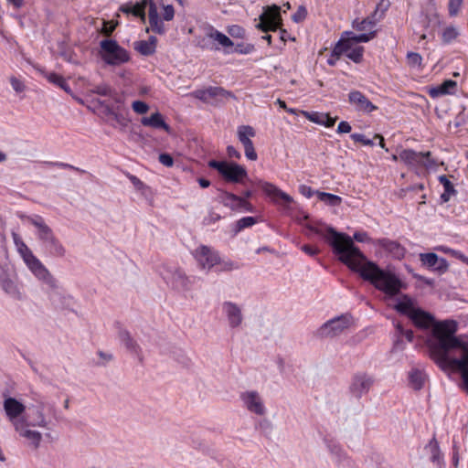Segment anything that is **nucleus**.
<instances>
[{"instance_id":"13d9d810","label":"nucleus","mask_w":468,"mask_h":468,"mask_svg":"<svg viewBox=\"0 0 468 468\" xmlns=\"http://www.w3.org/2000/svg\"><path fill=\"white\" fill-rule=\"evenodd\" d=\"M245 156L251 161H255L258 158L257 153L254 149V145L250 144V146L244 147Z\"/></svg>"},{"instance_id":"a878e982","label":"nucleus","mask_w":468,"mask_h":468,"mask_svg":"<svg viewBox=\"0 0 468 468\" xmlns=\"http://www.w3.org/2000/svg\"><path fill=\"white\" fill-rule=\"evenodd\" d=\"M303 115L310 122L327 128L333 127L336 122V117H331L328 113L324 112H303Z\"/></svg>"},{"instance_id":"3c124183","label":"nucleus","mask_w":468,"mask_h":468,"mask_svg":"<svg viewBox=\"0 0 468 468\" xmlns=\"http://www.w3.org/2000/svg\"><path fill=\"white\" fill-rule=\"evenodd\" d=\"M351 138L355 142L361 143L362 144L367 145V146L374 145L373 141L370 140V139L366 138V136L364 134H362V133H352L351 134Z\"/></svg>"},{"instance_id":"864d4df0","label":"nucleus","mask_w":468,"mask_h":468,"mask_svg":"<svg viewBox=\"0 0 468 468\" xmlns=\"http://www.w3.org/2000/svg\"><path fill=\"white\" fill-rule=\"evenodd\" d=\"M307 16V10L304 6H299L298 10L292 16V20L296 23L302 22Z\"/></svg>"},{"instance_id":"dca6fc26","label":"nucleus","mask_w":468,"mask_h":468,"mask_svg":"<svg viewBox=\"0 0 468 468\" xmlns=\"http://www.w3.org/2000/svg\"><path fill=\"white\" fill-rule=\"evenodd\" d=\"M0 287L15 300H22L24 298L22 286L18 282L17 275L13 271L4 268L0 269Z\"/></svg>"},{"instance_id":"473e14b6","label":"nucleus","mask_w":468,"mask_h":468,"mask_svg":"<svg viewBox=\"0 0 468 468\" xmlns=\"http://www.w3.org/2000/svg\"><path fill=\"white\" fill-rule=\"evenodd\" d=\"M149 7V0H142L140 3L134 5H126L122 7V11L127 14H133L135 16L141 17L143 20L145 18V8Z\"/></svg>"},{"instance_id":"e433bc0d","label":"nucleus","mask_w":468,"mask_h":468,"mask_svg":"<svg viewBox=\"0 0 468 468\" xmlns=\"http://www.w3.org/2000/svg\"><path fill=\"white\" fill-rule=\"evenodd\" d=\"M217 269L218 271H231L235 270H239L240 265L238 261H234L229 259H221L218 256V262L217 263Z\"/></svg>"},{"instance_id":"1a4fd4ad","label":"nucleus","mask_w":468,"mask_h":468,"mask_svg":"<svg viewBox=\"0 0 468 468\" xmlns=\"http://www.w3.org/2000/svg\"><path fill=\"white\" fill-rule=\"evenodd\" d=\"M99 54L101 59L111 66H119L130 59L127 50L112 39H103L100 42Z\"/></svg>"},{"instance_id":"e2e57ef3","label":"nucleus","mask_w":468,"mask_h":468,"mask_svg":"<svg viewBox=\"0 0 468 468\" xmlns=\"http://www.w3.org/2000/svg\"><path fill=\"white\" fill-rule=\"evenodd\" d=\"M228 155L231 158L240 159V153L232 145L227 147Z\"/></svg>"},{"instance_id":"393cba45","label":"nucleus","mask_w":468,"mask_h":468,"mask_svg":"<svg viewBox=\"0 0 468 468\" xmlns=\"http://www.w3.org/2000/svg\"><path fill=\"white\" fill-rule=\"evenodd\" d=\"M420 260L424 266L434 271H445L448 268L447 261L432 252L420 254Z\"/></svg>"},{"instance_id":"a19ab883","label":"nucleus","mask_w":468,"mask_h":468,"mask_svg":"<svg viewBox=\"0 0 468 468\" xmlns=\"http://www.w3.org/2000/svg\"><path fill=\"white\" fill-rule=\"evenodd\" d=\"M463 0H449L448 2V12L452 17L456 16L462 10Z\"/></svg>"},{"instance_id":"2f4dec72","label":"nucleus","mask_w":468,"mask_h":468,"mask_svg":"<svg viewBox=\"0 0 468 468\" xmlns=\"http://www.w3.org/2000/svg\"><path fill=\"white\" fill-rule=\"evenodd\" d=\"M237 135L243 147L253 144L251 138L256 135L255 130L250 125H240L238 127Z\"/></svg>"},{"instance_id":"f3484780","label":"nucleus","mask_w":468,"mask_h":468,"mask_svg":"<svg viewBox=\"0 0 468 468\" xmlns=\"http://www.w3.org/2000/svg\"><path fill=\"white\" fill-rule=\"evenodd\" d=\"M239 399L242 407L250 413L257 416H264L267 413V407L262 396L257 390H246L240 393Z\"/></svg>"},{"instance_id":"2eb2a0df","label":"nucleus","mask_w":468,"mask_h":468,"mask_svg":"<svg viewBox=\"0 0 468 468\" xmlns=\"http://www.w3.org/2000/svg\"><path fill=\"white\" fill-rule=\"evenodd\" d=\"M190 96L195 97L206 103L219 104L228 101L234 98V95L220 87H207L206 89L196 90L190 93Z\"/></svg>"},{"instance_id":"c9c22d12","label":"nucleus","mask_w":468,"mask_h":468,"mask_svg":"<svg viewBox=\"0 0 468 468\" xmlns=\"http://www.w3.org/2000/svg\"><path fill=\"white\" fill-rule=\"evenodd\" d=\"M439 181L443 186V193L441 195V199L443 202H448L451 197L455 194V190L452 182L445 176H439Z\"/></svg>"},{"instance_id":"79ce46f5","label":"nucleus","mask_w":468,"mask_h":468,"mask_svg":"<svg viewBox=\"0 0 468 468\" xmlns=\"http://www.w3.org/2000/svg\"><path fill=\"white\" fill-rule=\"evenodd\" d=\"M407 62L411 68L420 69L422 58L419 53L409 52L407 54Z\"/></svg>"},{"instance_id":"f704fd0d","label":"nucleus","mask_w":468,"mask_h":468,"mask_svg":"<svg viewBox=\"0 0 468 468\" xmlns=\"http://www.w3.org/2000/svg\"><path fill=\"white\" fill-rule=\"evenodd\" d=\"M375 26L376 21L372 18H365L363 20H355L353 22V27L358 31H365L364 33H372L373 37H375Z\"/></svg>"},{"instance_id":"9d476101","label":"nucleus","mask_w":468,"mask_h":468,"mask_svg":"<svg viewBox=\"0 0 468 468\" xmlns=\"http://www.w3.org/2000/svg\"><path fill=\"white\" fill-rule=\"evenodd\" d=\"M351 324L352 317L347 314H341L324 323L316 330V335L322 338H333L343 334Z\"/></svg>"},{"instance_id":"8fccbe9b","label":"nucleus","mask_w":468,"mask_h":468,"mask_svg":"<svg viewBox=\"0 0 468 468\" xmlns=\"http://www.w3.org/2000/svg\"><path fill=\"white\" fill-rule=\"evenodd\" d=\"M228 32L231 37L236 38H243L245 37V30L237 25L229 27Z\"/></svg>"},{"instance_id":"09e8293b","label":"nucleus","mask_w":468,"mask_h":468,"mask_svg":"<svg viewBox=\"0 0 468 468\" xmlns=\"http://www.w3.org/2000/svg\"><path fill=\"white\" fill-rule=\"evenodd\" d=\"M256 223V218L253 217H244L237 222L239 230L253 226Z\"/></svg>"},{"instance_id":"6e6552de","label":"nucleus","mask_w":468,"mask_h":468,"mask_svg":"<svg viewBox=\"0 0 468 468\" xmlns=\"http://www.w3.org/2000/svg\"><path fill=\"white\" fill-rule=\"evenodd\" d=\"M399 160L418 174L423 170L435 169L437 166V163L431 158L430 152L422 153L404 149L399 153Z\"/></svg>"},{"instance_id":"c756f323","label":"nucleus","mask_w":468,"mask_h":468,"mask_svg":"<svg viewBox=\"0 0 468 468\" xmlns=\"http://www.w3.org/2000/svg\"><path fill=\"white\" fill-rule=\"evenodd\" d=\"M222 198L224 206L229 207L233 210H250V204L245 199L234 194L225 193Z\"/></svg>"},{"instance_id":"680f3d73","label":"nucleus","mask_w":468,"mask_h":468,"mask_svg":"<svg viewBox=\"0 0 468 468\" xmlns=\"http://www.w3.org/2000/svg\"><path fill=\"white\" fill-rule=\"evenodd\" d=\"M301 250L309 256H315L319 253V249L310 245H303Z\"/></svg>"},{"instance_id":"f257e3e1","label":"nucleus","mask_w":468,"mask_h":468,"mask_svg":"<svg viewBox=\"0 0 468 468\" xmlns=\"http://www.w3.org/2000/svg\"><path fill=\"white\" fill-rule=\"evenodd\" d=\"M394 308L407 316L417 328L431 329L441 349L440 366L443 369L460 372L463 388L468 392V346L454 336L456 322H436L431 313L422 309L415 299L406 294L397 300Z\"/></svg>"},{"instance_id":"a211bd4d","label":"nucleus","mask_w":468,"mask_h":468,"mask_svg":"<svg viewBox=\"0 0 468 468\" xmlns=\"http://www.w3.org/2000/svg\"><path fill=\"white\" fill-rule=\"evenodd\" d=\"M259 19L260 22L256 26L257 28L263 32L277 30L282 23L281 16V7L276 5L267 6L264 8Z\"/></svg>"},{"instance_id":"7ed1b4c3","label":"nucleus","mask_w":468,"mask_h":468,"mask_svg":"<svg viewBox=\"0 0 468 468\" xmlns=\"http://www.w3.org/2000/svg\"><path fill=\"white\" fill-rule=\"evenodd\" d=\"M12 238L16 251L22 258L25 265L32 275L46 288L48 297L57 308H69L73 303V298L60 286L58 280L51 274L48 268L37 258L22 238L13 232Z\"/></svg>"},{"instance_id":"ea45409f","label":"nucleus","mask_w":468,"mask_h":468,"mask_svg":"<svg viewBox=\"0 0 468 468\" xmlns=\"http://www.w3.org/2000/svg\"><path fill=\"white\" fill-rule=\"evenodd\" d=\"M121 337H122V341L123 343V345L126 346V348H128L131 352L134 353V354H138L139 353V346L137 345V343L132 338V336L130 335L129 333H122L121 335Z\"/></svg>"},{"instance_id":"6ab92c4d","label":"nucleus","mask_w":468,"mask_h":468,"mask_svg":"<svg viewBox=\"0 0 468 468\" xmlns=\"http://www.w3.org/2000/svg\"><path fill=\"white\" fill-rule=\"evenodd\" d=\"M348 102L356 112L362 114H369L378 109L365 94L356 90L348 93Z\"/></svg>"},{"instance_id":"ddd939ff","label":"nucleus","mask_w":468,"mask_h":468,"mask_svg":"<svg viewBox=\"0 0 468 468\" xmlns=\"http://www.w3.org/2000/svg\"><path fill=\"white\" fill-rule=\"evenodd\" d=\"M202 48L218 50L220 48H229L234 46L231 39L213 27L205 29L203 37L198 41Z\"/></svg>"},{"instance_id":"20e7f679","label":"nucleus","mask_w":468,"mask_h":468,"mask_svg":"<svg viewBox=\"0 0 468 468\" xmlns=\"http://www.w3.org/2000/svg\"><path fill=\"white\" fill-rule=\"evenodd\" d=\"M3 408L7 420L13 425L18 437L27 445L37 448L42 440V435L39 431L27 427L25 415L27 407L16 398L7 397L4 399Z\"/></svg>"},{"instance_id":"39448f33","label":"nucleus","mask_w":468,"mask_h":468,"mask_svg":"<svg viewBox=\"0 0 468 468\" xmlns=\"http://www.w3.org/2000/svg\"><path fill=\"white\" fill-rule=\"evenodd\" d=\"M18 217L32 224L37 229V236L41 241L42 249L46 254L51 257L61 258L65 255L66 250L61 242L54 235L52 229L45 223L38 215L26 216L18 214Z\"/></svg>"},{"instance_id":"49530a36","label":"nucleus","mask_w":468,"mask_h":468,"mask_svg":"<svg viewBox=\"0 0 468 468\" xmlns=\"http://www.w3.org/2000/svg\"><path fill=\"white\" fill-rule=\"evenodd\" d=\"M254 50V46L250 43L237 44L234 52L239 54H250Z\"/></svg>"},{"instance_id":"338daca9","label":"nucleus","mask_w":468,"mask_h":468,"mask_svg":"<svg viewBox=\"0 0 468 468\" xmlns=\"http://www.w3.org/2000/svg\"><path fill=\"white\" fill-rule=\"evenodd\" d=\"M113 30H114V26L110 25L107 22H103V27L101 28V31H102L103 34L108 36V35L112 34V32Z\"/></svg>"},{"instance_id":"a18cd8bd","label":"nucleus","mask_w":468,"mask_h":468,"mask_svg":"<svg viewBox=\"0 0 468 468\" xmlns=\"http://www.w3.org/2000/svg\"><path fill=\"white\" fill-rule=\"evenodd\" d=\"M132 109L137 114H144L149 111V105L142 101H134L132 103Z\"/></svg>"},{"instance_id":"5fc2aeb1","label":"nucleus","mask_w":468,"mask_h":468,"mask_svg":"<svg viewBox=\"0 0 468 468\" xmlns=\"http://www.w3.org/2000/svg\"><path fill=\"white\" fill-rule=\"evenodd\" d=\"M10 84L14 90L17 93L22 92L25 90L24 83L17 78L12 77L10 79Z\"/></svg>"},{"instance_id":"72a5a7b5","label":"nucleus","mask_w":468,"mask_h":468,"mask_svg":"<svg viewBox=\"0 0 468 468\" xmlns=\"http://www.w3.org/2000/svg\"><path fill=\"white\" fill-rule=\"evenodd\" d=\"M408 378L410 387L415 390H419L424 385L426 375L420 368H411L409 372Z\"/></svg>"},{"instance_id":"423d86ee","label":"nucleus","mask_w":468,"mask_h":468,"mask_svg":"<svg viewBox=\"0 0 468 468\" xmlns=\"http://www.w3.org/2000/svg\"><path fill=\"white\" fill-rule=\"evenodd\" d=\"M347 37H342L333 49V56L339 58L342 55L346 56L348 58L356 63L361 61L364 52V48L359 46V43L368 42L373 38L372 33H361L355 35L351 32H346Z\"/></svg>"},{"instance_id":"5701e85b","label":"nucleus","mask_w":468,"mask_h":468,"mask_svg":"<svg viewBox=\"0 0 468 468\" xmlns=\"http://www.w3.org/2000/svg\"><path fill=\"white\" fill-rule=\"evenodd\" d=\"M258 186L275 203L282 201L284 204H290L293 200L290 195L283 192L271 183L261 180L258 182Z\"/></svg>"},{"instance_id":"bb28decb","label":"nucleus","mask_w":468,"mask_h":468,"mask_svg":"<svg viewBox=\"0 0 468 468\" xmlns=\"http://www.w3.org/2000/svg\"><path fill=\"white\" fill-rule=\"evenodd\" d=\"M324 444L334 462L341 463L346 461L347 454L337 441L325 439Z\"/></svg>"},{"instance_id":"c03bdc74","label":"nucleus","mask_w":468,"mask_h":468,"mask_svg":"<svg viewBox=\"0 0 468 468\" xmlns=\"http://www.w3.org/2000/svg\"><path fill=\"white\" fill-rule=\"evenodd\" d=\"M92 93H96L101 96L113 97L114 93L111 87L105 83L97 85L92 90Z\"/></svg>"},{"instance_id":"aec40b11","label":"nucleus","mask_w":468,"mask_h":468,"mask_svg":"<svg viewBox=\"0 0 468 468\" xmlns=\"http://www.w3.org/2000/svg\"><path fill=\"white\" fill-rule=\"evenodd\" d=\"M199 267L203 270L209 271L217 266L218 262V253L207 246H199L194 252Z\"/></svg>"},{"instance_id":"0eeeda50","label":"nucleus","mask_w":468,"mask_h":468,"mask_svg":"<svg viewBox=\"0 0 468 468\" xmlns=\"http://www.w3.org/2000/svg\"><path fill=\"white\" fill-rule=\"evenodd\" d=\"M175 8L172 5H158L154 0H149L148 22L146 31H152L158 35H165L169 30L168 23L175 17Z\"/></svg>"},{"instance_id":"b1692460","label":"nucleus","mask_w":468,"mask_h":468,"mask_svg":"<svg viewBox=\"0 0 468 468\" xmlns=\"http://www.w3.org/2000/svg\"><path fill=\"white\" fill-rule=\"evenodd\" d=\"M101 104L104 106L107 122L112 127L124 129L128 126L130 120L124 112L114 110V107H110V104H104V102H101Z\"/></svg>"},{"instance_id":"4c0bfd02","label":"nucleus","mask_w":468,"mask_h":468,"mask_svg":"<svg viewBox=\"0 0 468 468\" xmlns=\"http://www.w3.org/2000/svg\"><path fill=\"white\" fill-rule=\"evenodd\" d=\"M316 196L320 201L328 206L335 207L341 203V197L331 193L316 191Z\"/></svg>"},{"instance_id":"de8ad7c7","label":"nucleus","mask_w":468,"mask_h":468,"mask_svg":"<svg viewBox=\"0 0 468 468\" xmlns=\"http://www.w3.org/2000/svg\"><path fill=\"white\" fill-rule=\"evenodd\" d=\"M45 77L50 83H53L58 87H60L62 82L65 80V79L61 75L57 74L55 72H47L45 74Z\"/></svg>"},{"instance_id":"37998d69","label":"nucleus","mask_w":468,"mask_h":468,"mask_svg":"<svg viewBox=\"0 0 468 468\" xmlns=\"http://www.w3.org/2000/svg\"><path fill=\"white\" fill-rule=\"evenodd\" d=\"M427 449L431 452V460L433 463L440 461V451L437 441L433 439L427 445Z\"/></svg>"},{"instance_id":"774afa93","label":"nucleus","mask_w":468,"mask_h":468,"mask_svg":"<svg viewBox=\"0 0 468 468\" xmlns=\"http://www.w3.org/2000/svg\"><path fill=\"white\" fill-rule=\"evenodd\" d=\"M130 180L133 184V186L139 189H141L144 186V183L135 176H131Z\"/></svg>"},{"instance_id":"603ef678","label":"nucleus","mask_w":468,"mask_h":468,"mask_svg":"<svg viewBox=\"0 0 468 468\" xmlns=\"http://www.w3.org/2000/svg\"><path fill=\"white\" fill-rule=\"evenodd\" d=\"M395 326L399 336H404L409 342L413 340V332L411 330H405L400 324H396Z\"/></svg>"},{"instance_id":"9b49d317","label":"nucleus","mask_w":468,"mask_h":468,"mask_svg":"<svg viewBox=\"0 0 468 468\" xmlns=\"http://www.w3.org/2000/svg\"><path fill=\"white\" fill-rule=\"evenodd\" d=\"M165 282L178 292H187L192 288L193 279L176 267H164L160 272Z\"/></svg>"},{"instance_id":"cd10ccee","label":"nucleus","mask_w":468,"mask_h":468,"mask_svg":"<svg viewBox=\"0 0 468 468\" xmlns=\"http://www.w3.org/2000/svg\"><path fill=\"white\" fill-rule=\"evenodd\" d=\"M456 88V81L447 80L443 81L441 85L430 89L429 94L432 98H438L443 95H451L455 93Z\"/></svg>"},{"instance_id":"f8f14e48","label":"nucleus","mask_w":468,"mask_h":468,"mask_svg":"<svg viewBox=\"0 0 468 468\" xmlns=\"http://www.w3.org/2000/svg\"><path fill=\"white\" fill-rule=\"evenodd\" d=\"M208 166L218 170L225 180L232 183H239L248 176L245 167L236 163L211 160Z\"/></svg>"},{"instance_id":"412c9836","label":"nucleus","mask_w":468,"mask_h":468,"mask_svg":"<svg viewBox=\"0 0 468 468\" xmlns=\"http://www.w3.org/2000/svg\"><path fill=\"white\" fill-rule=\"evenodd\" d=\"M373 382L374 379L371 376L366 373H357L352 378L349 390L354 397L359 399L369 391Z\"/></svg>"},{"instance_id":"69168bd1","label":"nucleus","mask_w":468,"mask_h":468,"mask_svg":"<svg viewBox=\"0 0 468 468\" xmlns=\"http://www.w3.org/2000/svg\"><path fill=\"white\" fill-rule=\"evenodd\" d=\"M388 6H389L388 0H381L377 6L376 14L378 13V10H381V14L379 16V17H381L383 16L384 12L388 8Z\"/></svg>"},{"instance_id":"052dcab7","label":"nucleus","mask_w":468,"mask_h":468,"mask_svg":"<svg viewBox=\"0 0 468 468\" xmlns=\"http://www.w3.org/2000/svg\"><path fill=\"white\" fill-rule=\"evenodd\" d=\"M351 129L352 128H351V125L349 124V122H347L346 121H342L339 122L336 132L338 133H348L351 132Z\"/></svg>"},{"instance_id":"58836bf2","label":"nucleus","mask_w":468,"mask_h":468,"mask_svg":"<svg viewBox=\"0 0 468 468\" xmlns=\"http://www.w3.org/2000/svg\"><path fill=\"white\" fill-rule=\"evenodd\" d=\"M459 36V30L456 27L449 26L441 33V38L444 43H451Z\"/></svg>"},{"instance_id":"bf43d9fd","label":"nucleus","mask_w":468,"mask_h":468,"mask_svg":"<svg viewBox=\"0 0 468 468\" xmlns=\"http://www.w3.org/2000/svg\"><path fill=\"white\" fill-rule=\"evenodd\" d=\"M300 193L307 198L312 197L314 194L316 195V191H314L310 186L306 185H302L299 187Z\"/></svg>"},{"instance_id":"f03ea898","label":"nucleus","mask_w":468,"mask_h":468,"mask_svg":"<svg viewBox=\"0 0 468 468\" xmlns=\"http://www.w3.org/2000/svg\"><path fill=\"white\" fill-rule=\"evenodd\" d=\"M311 229L329 243L341 262L351 271L359 273L364 280L370 282L386 296L394 297L405 287L399 276L393 270L380 269L376 263L367 261L348 235L337 232L323 223L312 227Z\"/></svg>"},{"instance_id":"0e129e2a","label":"nucleus","mask_w":468,"mask_h":468,"mask_svg":"<svg viewBox=\"0 0 468 468\" xmlns=\"http://www.w3.org/2000/svg\"><path fill=\"white\" fill-rule=\"evenodd\" d=\"M354 239L358 242H367L369 241V237L367 232H356L354 234Z\"/></svg>"},{"instance_id":"4be33fe9","label":"nucleus","mask_w":468,"mask_h":468,"mask_svg":"<svg viewBox=\"0 0 468 468\" xmlns=\"http://www.w3.org/2000/svg\"><path fill=\"white\" fill-rule=\"evenodd\" d=\"M222 312L228 321L230 328H239L243 322V314L239 305L233 302H224L222 303Z\"/></svg>"},{"instance_id":"c85d7f7f","label":"nucleus","mask_w":468,"mask_h":468,"mask_svg":"<svg viewBox=\"0 0 468 468\" xmlns=\"http://www.w3.org/2000/svg\"><path fill=\"white\" fill-rule=\"evenodd\" d=\"M141 123L146 127H151V128H154V129H163L164 131H165L167 133L170 132L169 125L166 124L162 114L158 112L151 114V116L143 117L141 119Z\"/></svg>"},{"instance_id":"7c9ffc66","label":"nucleus","mask_w":468,"mask_h":468,"mask_svg":"<svg viewBox=\"0 0 468 468\" xmlns=\"http://www.w3.org/2000/svg\"><path fill=\"white\" fill-rule=\"evenodd\" d=\"M157 38L151 36L148 40H139L133 43V48L143 56H150L155 52Z\"/></svg>"},{"instance_id":"6e6d98bb","label":"nucleus","mask_w":468,"mask_h":468,"mask_svg":"<svg viewBox=\"0 0 468 468\" xmlns=\"http://www.w3.org/2000/svg\"><path fill=\"white\" fill-rule=\"evenodd\" d=\"M112 98L113 99L114 103L111 104L110 107H114V110L124 112L125 108L122 99L115 94Z\"/></svg>"},{"instance_id":"4468645a","label":"nucleus","mask_w":468,"mask_h":468,"mask_svg":"<svg viewBox=\"0 0 468 468\" xmlns=\"http://www.w3.org/2000/svg\"><path fill=\"white\" fill-rule=\"evenodd\" d=\"M49 410H51V406L44 401H38L36 404L28 406L25 415L27 427H28V429L34 427L48 428V420L46 416V411Z\"/></svg>"},{"instance_id":"4d7b16f0","label":"nucleus","mask_w":468,"mask_h":468,"mask_svg":"<svg viewBox=\"0 0 468 468\" xmlns=\"http://www.w3.org/2000/svg\"><path fill=\"white\" fill-rule=\"evenodd\" d=\"M158 159L159 162L166 167H171L174 165V159L168 154H161Z\"/></svg>"}]
</instances>
